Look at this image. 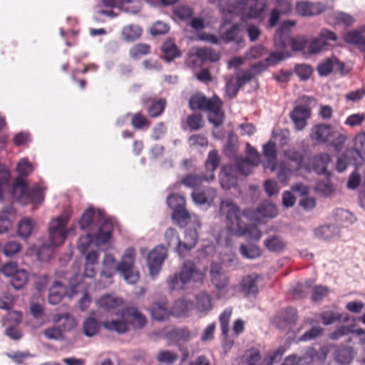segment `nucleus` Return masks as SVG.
Listing matches in <instances>:
<instances>
[{"mask_svg":"<svg viewBox=\"0 0 365 365\" xmlns=\"http://www.w3.org/2000/svg\"><path fill=\"white\" fill-rule=\"evenodd\" d=\"M220 209L225 215L226 229L229 233L239 237L247 236L255 241H258L261 238L262 232L256 225H247L241 220V217L243 216L242 210L232 200H222Z\"/></svg>","mask_w":365,"mask_h":365,"instance_id":"obj_1","label":"nucleus"},{"mask_svg":"<svg viewBox=\"0 0 365 365\" xmlns=\"http://www.w3.org/2000/svg\"><path fill=\"white\" fill-rule=\"evenodd\" d=\"M267 6V0H232L231 3L222 1L220 4V12L223 15L222 26L231 21L227 18V14L239 16L242 21H246L261 17Z\"/></svg>","mask_w":365,"mask_h":365,"instance_id":"obj_2","label":"nucleus"},{"mask_svg":"<svg viewBox=\"0 0 365 365\" xmlns=\"http://www.w3.org/2000/svg\"><path fill=\"white\" fill-rule=\"evenodd\" d=\"M222 101L214 96L207 98L204 96L195 95L190 98L189 106L191 110H204L208 112V120L215 127L221 125L224 120V113L222 111Z\"/></svg>","mask_w":365,"mask_h":365,"instance_id":"obj_3","label":"nucleus"},{"mask_svg":"<svg viewBox=\"0 0 365 365\" xmlns=\"http://www.w3.org/2000/svg\"><path fill=\"white\" fill-rule=\"evenodd\" d=\"M135 257V249L128 247L125 250L120 262L117 264L118 272L124 279L130 284L136 283L139 278L138 273L133 270Z\"/></svg>","mask_w":365,"mask_h":365,"instance_id":"obj_4","label":"nucleus"},{"mask_svg":"<svg viewBox=\"0 0 365 365\" xmlns=\"http://www.w3.org/2000/svg\"><path fill=\"white\" fill-rule=\"evenodd\" d=\"M68 221V215H61L50 222L48 234L51 246L58 247L63 243L67 235L66 226Z\"/></svg>","mask_w":365,"mask_h":365,"instance_id":"obj_5","label":"nucleus"},{"mask_svg":"<svg viewBox=\"0 0 365 365\" xmlns=\"http://www.w3.org/2000/svg\"><path fill=\"white\" fill-rule=\"evenodd\" d=\"M200 224L196 221L192 227H187L185 233V241L179 242V245L176 247L175 251L180 257H183L185 254L193 249L198 240V231Z\"/></svg>","mask_w":365,"mask_h":365,"instance_id":"obj_6","label":"nucleus"},{"mask_svg":"<svg viewBox=\"0 0 365 365\" xmlns=\"http://www.w3.org/2000/svg\"><path fill=\"white\" fill-rule=\"evenodd\" d=\"M242 214L247 219L252 220L254 219H258L260 216L264 218H274L277 214V209L276 206L268 201L262 202L256 210L253 209H245L242 210Z\"/></svg>","mask_w":365,"mask_h":365,"instance_id":"obj_7","label":"nucleus"},{"mask_svg":"<svg viewBox=\"0 0 365 365\" xmlns=\"http://www.w3.org/2000/svg\"><path fill=\"white\" fill-rule=\"evenodd\" d=\"M118 271L115 259L111 254H106L102 261V269L101 271V277L104 278L106 281L101 284V282L96 283V286L98 288H105L113 283V277L115 272Z\"/></svg>","mask_w":365,"mask_h":365,"instance_id":"obj_8","label":"nucleus"},{"mask_svg":"<svg viewBox=\"0 0 365 365\" xmlns=\"http://www.w3.org/2000/svg\"><path fill=\"white\" fill-rule=\"evenodd\" d=\"M167 257V250L163 245L155 247L149 252L147 262L150 274L154 277L161 269L163 262Z\"/></svg>","mask_w":365,"mask_h":365,"instance_id":"obj_9","label":"nucleus"},{"mask_svg":"<svg viewBox=\"0 0 365 365\" xmlns=\"http://www.w3.org/2000/svg\"><path fill=\"white\" fill-rule=\"evenodd\" d=\"M180 273L182 280L187 283L193 282L201 284L205 277V270L197 268L191 260H186L183 262Z\"/></svg>","mask_w":365,"mask_h":365,"instance_id":"obj_10","label":"nucleus"},{"mask_svg":"<svg viewBox=\"0 0 365 365\" xmlns=\"http://www.w3.org/2000/svg\"><path fill=\"white\" fill-rule=\"evenodd\" d=\"M216 197V189L210 186L201 187L191 193L192 201L199 205L211 206Z\"/></svg>","mask_w":365,"mask_h":365,"instance_id":"obj_11","label":"nucleus"},{"mask_svg":"<svg viewBox=\"0 0 365 365\" xmlns=\"http://www.w3.org/2000/svg\"><path fill=\"white\" fill-rule=\"evenodd\" d=\"M98 306L107 312H111L115 315L124 310L123 301L121 298L111 294H105L97 301Z\"/></svg>","mask_w":365,"mask_h":365,"instance_id":"obj_12","label":"nucleus"},{"mask_svg":"<svg viewBox=\"0 0 365 365\" xmlns=\"http://www.w3.org/2000/svg\"><path fill=\"white\" fill-rule=\"evenodd\" d=\"M333 130L329 124L318 123L311 129L309 138L316 144H325L329 141Z\"/></svg>","mask_w":365,"mask_h":365,"instance_id":"obj_13","label":"nucleus"},{"mask_svg":"<svg viewBox=\"0 0 365 365\" xmlns=\"http://www.w3.org/2000/svg\"><path fill=\"white\" fill-rule=\"evenodd\" d=\"M297 130H302L307 125V120L311 116V110L307 106H297L289 114Z\"/></svg>","mask_w":365,"mask_h":365,"instance_id":"obj_14","label":"nucleus"},{"mask_svg":"<svg viewBox=\"0 0 365 365\" xmlns=\"http://www.w3.org/2000/svg\"><path fill=\"white\" fill-rule=\"evenodd\" d=\"M297 320V310L287 307L279 311L273 318V324L279 329L289 328Z\"/></svg>","mask_w":365,"mask_h":365,"instance_id":"obj_15","label":"nucleus"},{"mask_svg":"<svg viewBox=\"0 0 365 365\" xmlns=\"http://www.w3.org/2000/svg\"><path fill=\"white\" fill-rule=\"evenodd\" d=\"M215 175L212 174H189L182 178L180 180L181 183L187 187L193 190L201 187L202 182H211L215 180Z\"/></svg>","mask_w":365,"mask_h":365,"instance_id":"obj_16","label":"nucleus"},{"mask_svg":"<svg viewBox=\"0 0 365 365\" xmlns=\"http://www.w3.org/2000/svg\"><path fill=\"white\" fill-rule=\"evenodd\" d=\"M221 40L224 43H234L237 46H240L244 43L241 25L238 23L232 24L229 29L223 33Z\"/></svg>","mask_w":365,"mask_h":365,"instance_id":"obj_17","label":"nucleus"},{"mask_svg":"<svg viewBox=\"0 0 365 365\" xmlns=\"http://www.w3.org/2000/svg\"><path fill=\"white\" fill-rule=\"evenodd\" d=\"M99 222L101 224L98 232L96 236V242L106 243L111 237L113 224L110 220L106 219L101 212H98Z\"/></svg>","mask_w":365,"mask_h":365,"instance_id":"obj_18","label":"nucleus"},{"mask_svg":"<svg viewBox=\"0 0 365 365\" xmlns=\"http://www.w3.org/2000/svg\"><path fill=\"white\" fill-rule=\"evenodd\" d=\"M210 273L212 282L217 289H222L227 286L229 278L218 264H211Z\"/></svg>","mask_w":365,"mask_h":365,"instance_id":"obj_19","label":"nucleus"},{"mask_svg":"<svg viewBox=\"0 0 365 365\" xmlns=\"http://www.w3.org/2000/svg\"><path fill=\"white\" fill-rule=\"evenodd\" d=\"M123 317H127L128 325L141 329L146 324L145 317L134 307H128L123 310Z\"/></svg>","mask_w":365,"mask_h":365,"instance_id":"obj_20","label":"nucleus"},{"mask_svg":"<svg viewBox=\"0 0 365 365\" xmlns=\"http://www.w3.org/2000/svg\"><path fill=\"white\" fill-rule=\"evenodd\" d=\"M123 310L118 314L119 319L104 321L103 327L108 331H115L120 334L126 333L128 331V322L127 317H123Z\"/></svg>","mask_w":365,"mask_h":365,"instance_id":"obj_21","label":"nucleus"},{"mask_svg":"<svg viewBox=\"0 0 365 365\" xmlns=\"http://www.w3.org/2000/svg\"><path fill=\"white\" fill-rule=\"evenodd\" d=\"M28 185L22 178L17 177L13 184L11 195L19 203L26 204Z\"/></svg>","mask_w":365,"mask_h":365,"instance_id":"obj_22","label":"nucleus"},{"mask_svg":"<svg viewBox=\"0 0 365 365\" xmlns=\"http://www.w3.org/2000/svg\"><path fill=\"white\" fill-rule=\"evenodd\" d=\"M263 155L266 159L265 168L275 171L277 163V150L274 142L269 141L263 145Z\"/></svg>","mask_w":365,"mask_h":365,"instance_id":"obj_23","label":"nucleus"},{"mask_svg":"<svg viewBox=\"0 0 365 365\" xmlns=\"http://www.w3.org/2000/svg\"><path fill=\"white\" fill-rule=\"evenodd\" d=\"M84 277H93L96 274L94 266L98 264L99 252L97 250H91L85 254Z\"/></svg>","mask_w":365,"mask_h":365,"instance_id":"obj_24","label":"nucleus"},{"mask_svg":"<svg viewBox=\"0 0 365 365\" xmlns=\"http://www.w3.org/2000/svg\"><path fill=\"white\" fill-rule=\"evenodd\" d=\"M340 229L336 225H325L314 230V236L320 240H327L339 236Z\"/></svg>","mask_w":365,"mask_h":365,"instance_id":"obj_25","label":"nucleus"},{"mask_svg":"<svg viewBox=\"0 0 365 365\" xmlns=\"http://www.w3.org/2000/svg\"><path fill=\"white\" fill-rule=\"evenodd\" d=\"M259 276L252 274L245 276L241 282V291L246 296H255L258 293L257 281Z\"/></svg>","mask_w":365,"mask_h":365,"instance_id":"obj_26","label":"nucleus"},{"mask_svg":"<svg viewBox=\"0 0 365 365\" xmlns=\"http://www.w3.org/2000/svg\"><path fill=\"white\" fill-rule=\"evenodd\" d=\"M275 170L279 181L282 184L287 185L292 173L297 170L292 167L289 162L282 160L278 165L276 163Z\"/></svg>","mask_w":365,"mask_h":365,"instance_id":"obj_27","label":"nucleus"},{"mask_svg":"<svg viewBox=\"0 0 365 365\" xmlns=\"http://www.w3.org/2000/svg\"><path fill=\"white\" fill-rule=\"evenodd\" d=\"M66 294V287L62 283L55 282L49 289L48 299L50 304H58Z\"/></svg>","mask_w":365,"mask_h":365,"instance_id":"obj_28","label":"nucleus"},{"mask_svg":"<svg viewBox=\"0 0 365 365\" xmlns=\"http://www.w3.org/2000/svg\"><path fill=\"white\" fill-rule=\"evenodd\" d=\"M331 161V156L328 153H319L312 158V169L318 174L327 172L328 164Z\"/></svg>","mask_w":365,"mask_h":365,"instance_id":"obj_29","label":"nucleus"},{"mask_svg":"<svg viewBox=\"0 0 365 365\" xmlns=\"http://www.w3.org/2000/svg\"><path fill=\"white\" fill-rule=\"evenodd\" d=\"M344 38L346 43L359 45L365 48V25L359 30L346 33Z\"/></svg>","mask_w":365,"mask_h":365,"instance_id":"obj_30","label":"nucleus"},{"mask_svg":"<svg viewBox=\"0 0 365 365\" xmlns=\"http://www.w3.org/2000/svg\"><path fill=\"white\" fill-rule=\"evenodd\" d=\"M319 318L324 325H330L340 320L348 322L349 317L348 314H344L334 311H324L320 313Z\"/></svg>","mask_w":365,"mask_h":365,"instance_id":"obj_31","label":"nucleus"},{"mask_svg":"<svg viewBox=\"0 0 365 365\" xmlns=\"http://www.w3.org/2000/svg\"><path fill=\"white\" fill-rule=\"evenodd\" d=\"M195 50V55L202 63L207 61L216 62L220 59L219 53L211 48H196Z\"/></svg>","mask_w":365,"mask_h":365,"instance_id":"obj_32","label":"nucleus"},{"mask_svg":"<svg viewBox=\"0 0 365 365\" xmlns=\"http://www.w3.org/2000/svg\"><path fill=\"white\" fill-rule=\"evenodd\" d=\"M267 250L272 252H281L286 247L285 241L278 235H273L264 241Z\"/></svg>","mask_w":365,"mask_h":365,"instance_id":"obj_33","label":"nucleus"},{"mask_svg":"<svg viewBox=\"0 0 365 365\" xmlns=\"http://www.w3.org/2000/svg\"><path fill=\"white\" fill-rule=\"evenodd\" d=\"M336 63V57L331 56L319 62L317 71L319 76L325 77L330 75L334 71V65Z\"/></svg>","mask_w":365,"mask_h":365,"instance_id":"obj_34","label":"nucleus"},{"mask_svg":"<svg viewBox=\"0 0 365 365\" xmlns=\"http://www.w3.org/2000/svg\"><path fill=\"white\" fill-rule=\"evenodd\" d=\"M193 334L187 328H174L168 334V337L173 339L176 342H186L194 337Z\"/></svg>","mask_w":365,"mask_h":365,"instance_id":"obj_35","label":"nucleus"},{"mask_svg":"<svg viewBox=\"0 0 365 365\" xmlns=\"http://www.w3.org/2000/svg\"><path fill=\"white\" fill-rule=\"evenodd\" d=\"M283 155L286 160L293 163L291 165L292 167L297 170L301 169L304 161L302 153L295 149L289 148L284 151Z\"/></svg>","mask_w":365,"mask_h":365,"instance_id":"obj_36","label":"nucleus"},{"mask_svg":"<svg viewBox=\"0 0 365 365\" xmlns=\"http://www.w3.org/2000/svg\"><path fill=\"white\" fill-rule=\"evenodd\" d=\"M195 308L200 313L207 314L212 308L210 297L205 292H201L196 295Z\"/></svg>","mask_w":365,"mask_h":365,"instance_id":"obj_37","label":"nucleus"},{"mask_svg":"<svg viewBox=\"0 0 365 365\" xmlns=\"http://www.w3.org/2000/svg\"><path fill=\"white\" fill-rule=\"evenodd\" d=\"M141 28L136 24L124 26L121 31L122 37L126 42L134 41L141 36Z\"/></svg>","mask_w":365,"mask_h":365,"instance_id":"obj_38","label":"nucleus"},{"mask_svg":"<svg viewBox=\"0 0 365 365\" xmlns=\"http://www.w3.org/2000/svg\"><path fill=\"white\" fill-rule=\"evenodd\" d=\"M163 58L167 62H171L180 53L176 45L172 41H165L162 46Z\"/></svg>","mask_w":365,"mask_h":365,"instance_id":"obj_39","label":"nucleus"},{"mask_svg":"<svg viewBox=\"0 0 365 365\" xmlns=\"http://www.w3.org/2000/svg\"><path fill=\"white\" fill-rule=\"evenodd\" d=\"M152 317L157 321H163L168 317L170 312L165 303L156 302L150 307Z\"/></svg>","mask_w":365,"mask_h":365,"instance_id":"obj_40","label":"nucleus"},{"mask_svg":"<svg viewBox=\"0 0 365 365\" xmlns=\"http://www.w3.org/2000/svg\"><path fill=\"white\" fill-rule=\"evenodd\" d=\"M347 140V135L345 131L339 132L333 130L330 140L328 143L336 152H340Z\"/></svg>","mask_w":365,"mask_h":365,"instance_id":"obj_41","label":"nucleus"},{"mask_svg":"<svg viewBox=\"0 0 365 365\" xmlns=\"http://www.w3.org/2000/svg\"><path fill=\"white\" fill-rule=\"evenodd\" d=\"M27 203L37 204L43 200L44 193L43 189L38 185H34L31 188L28 187L27 191Z\"/></svg>","mask_w":365,"mask_h":365,"instance_id":"obj_42","label":"nucleus"},{"mask_svg":"<svg viewBox=\"0 0 365 365\" xmlns=\"http://www.w3.org/2000/svg\"><path fill=\"white\" fill-rule=\"evenodd\" d=\"M220 160V158L216 150L210 151L205 163L206 170L205 174L215 175V171L219 165Z\"/></svg>","mask_w":365,"mask_h":365,"instance_id":"obj_43","label":"nucleus"},{"mask_svg":"<svg viewBox=\"0 0 365 365\" xmlns=\"http://www.w3.org/2000/svg\"><path fill=\"white\" fill-rule=\"evenodd\" d=\"M353 359V349L351 347L343 346L339 348L335 352L336 361L341 364L345 365L349 364Z\"/></svg>","mask_w":365,"mask_h":365,"instance_id":"obj_44","label":"nucleus"},{"mask_svg":"<svg viewBox=\"0 0 365 365\" xmlns=\"http://www.w3.org/2000/svg\"><path fill=\"white\" fill-rule=\"evenodd\" d=\"M99 329V323L95 318L90 317L85 319L83 324V331L86 336H93L98 333Z\"/></svg>","mask_w":365,"mask_h":365,"instance_id":"obj_45","label":"nucleus"},{"mask_svg":"<svg viewBox=\"0 0 365 365\" xmlns=\"http://www.w3.org/2000/svg\"><path fill=\"white\" fill-rule=\"evenodd\" d=\"M190 303L185 299L176 300L172 307L171 314L177 317H184L190 309Z\"/></svg>","mask_w":365,"mask_h":365,"instance_id":"obj_46","label":"nucleus"},{"mask_svg":"<svg viewBox=\"0 0 365 365\" xmlns=\"http://www.w3.org/2000/svg\"><path fill=\"white\" fill-rule=\"evenodd\" d=\"M328 43L319 36L314 38L311 41H308L307 51L312 54L318 53L322 51L328 49Z\"/></svg>","mask_w":365,"mask_h":365,"instance_id":"obj_47","label":"nucleus"},{"mask_svg":"<svg viewBox=\"0 0 365 365\" xmlns=\"http://www.w3.org/2000/svg\"><path fill=\"white\" fill-rule=\"evenodd\" d=\"M240 252L244 257L251 259H256L261 255L259 247L253 244L241 245Z\"/></svg>","mask_w":365,"mask_h":365,"instance_id":"obj_48","label":"nucleus"},{"mask_svg":"<svg viewBox=\"0 0 365 365\" xmlns=\"http://www.w3.org/2000/svg\"><path fill=\"white\" fill-rule=\"evenodd\" d=\"M34 221L29 218L22 219L18 225V233L23 238L29 237L34 227Z\"/></svg>","mask_w":365,"mask_h":365,"instance_id":"obj_49","label":"nucleus"},{"mask_svg":"<svg viewBox=\"0 0 365 365\" xmlns=\"http://www.w3.org/2000/svg\"><path fill=\"white\" fill-rule=\"evenodd\" d=\"M257 165L259 164L254 163V161L248 158H239L236 163L238 171L244 175H250L252 172L253 168Z\"/></svg>","mask_w":365,"mask_h":365,"instance_id":"obj_50","label":"nucleus"},{"mask_svg":"<svg viewBox=\"0 0 365 365\" xmlns=\"http://www.w3.org/2000/svg\"><path fill=\"white\" fill-rule=\"evenodd\" d=\"M28 281V273L24 269H20L10 278V283L15 289H21Z\"/></svg>","mask_w":365,"mask_h":365,"instance_id":"obj_51","label":"nucleus"},{"mask_svg":"<svg viewBox=\"0 0 365 365\" xmlns=\"http://www.w3.org/2000/svg\"><path fill=\"white\" fill-rule=\"evenodd\" d=\"M166 104V101L163 98L153 101L150 106L148 108L149 115L152 118L160 116L165 110Z\"/></svg>","mask_w":365,"mask_h":365,"instance_id":"obj_52","label":"nucleus"},{"mask_svg":"<svg viewBox=\"0 0 365 365\" xmlns=\"http://www.w3.org/2000/svg\"><path fill=\"white\" fill-rule=\"evenodd\" d=\"M295 9L297 13L302 16H311L315 14L314 4L309 1L297 2Z\"/></svg>","mask_w":365,"mask_h":365,"instance_id":"obj_53","label":"nucleus"},{"mask_svg":"<svg viewBox=\"0 0 365 365\" xmlns=\"http://www.w3.org/2000/svg\"><path fill=\"white\" fill-rule=\"evenodd\" d=\"M173 218L178 225L182 226L187 223L190 219V215L188 211L185 208V206H182L173 210Z\"/></svg>","mask_w":365,"mask_h":365,"instance_id":"obj_54","label":"nucleus"},{"mask_svg":"<svg viewBox=\"0 0 365 365\" xmlns=\"http://www.w3.org/2000/svg\"><path fill=\"white\" fill-rule=\"evenodd\" d=\"M220 182L221 187L227 190L237 185V179L235 175L225 171L220 175Z\"/></svg>","mask_w":365,"mask_h":365,"instance_id":"obj_55","label":"nucleus"},{"mask_svg":"<svg viewBox=\"0 0 365 365\" xmlns=\"http://www.w3.org/2000/svg\"><path fill=\"white\" fill-rule=\"evenodd\" d=\"M150 47L145 43H138L133 46L129 51L130 56L133 59H139L142 56L150 53Z\"/></svg>","mask_w":365,"mask_h":365,"instance_id":"obj_56","label":"nucleus"},{"mask_svg":"<svg viewBox=\"0 0 365 365\" xmlns=\"http://www.w3.org/2000/svg\"><path fill=\"white\" fill-rule=\"evenodd\" d=\"M294 72L301 81H307L313 73V68L308 64H297L294 66Z\"/></svg>","mask_w":365,"mask_h":365,"instance_id":"obj_57","label":"nucleus"},{"mask_svg":"<svg viewBox=\"0 0 365 365\" xmlns=\"http://www.w3.org/2000/svg\"><path fill=\"white\" fill-rule=\"evenodd\" d=\"M157 361L162 364H173L178 359L176 353L169 350H163L158 352Z\"/></svg>","mask_w":365,"mask_h":365,"instance_id":"obj_58","label":"nucleus"},{"mask_svg":"<svg viewBox=\"0 0 365 365\" xmlns=\"http://www.w3.org/2000/svg\"><path fill=\"white\" fill-rule=\"evenodd\" d=\"M232 312L231 307L226 308L220 314L219 320L221 327L222 334L227 336L229 331V322Z\"/></svg>","mask_w":365,"mask_h":365,"instance_id":"obj_59","label":"nucleus"},{"mask_svg":"<svg viewBox=\"0 0 365 365\" xmlns=\"http://www.w3.org/2000/svg\"><path fill=\"white\" fill-rule=\"evenodd\" d=\"M94 236L91 234H87L84 236H81L78 238L77 243V248L81 254H85L88 252V250L93 244Z\"/></svg>","mask_w":365,"mask_h":365,"instance_id":"obj_60","label":"nucleus"},{"mask_svg":"<svg viewBox=\"0 0 365 365\" xmlns=\"http://www.w3.org/2000/svg\"><path fill=\"white\" fill-rule=\"evenodd\" d=\"M335 215L339 222L346 225H351L356 220L353 214L344 209H337Z\"/></svg>","mask_w":365,"mask_h":365,"instance_id":"obj_61","label":"nucleus"},{"mask_svg":"<svg viewBox=\"0 0 365 365\" xmlns=\"http://www.w3.org/2000/svg\"><path fill=\"white\" fill-rule=\"evenodd\" d=\"M167 204L173 210L185 205V199L178 194H170L167 197Z\"/></svg>","mask_w":365,"mask_h":365,"instance_id":"obj_62","label":"nucleus"},{"mask_svg":"<svg viewBox=\"0 0 365 365\" xmlns=\"http://www.w3.org/2000/svg\"><path fill=\"white\" fill-rule=\"evenodd\" d=\"M182 277H181V274L179 272L174 274L173 276H171L168 280V283L169 285V287L172 290H180L184 288V286L187 284L186 282H184L182 280Z\"/></svg>","mask_w":365,"mask_h":365,"instance_id":"obj_63","label":"nucleus"},{"mask_svg":"<svg viewBox=\"0 0 365 365\" xmlns=\"http://www.w3.org/2000/svg\"><path fill=\"white\" fill-rule=\"evenodd\" d=\"M131 125L135 129L140 130L144 128H148L150 123L148 119L140 113H137L133 115L131 119Z\"/></svg>","mask_w":365,"mask_h":365,"instance_id":"obj_64","label":"nucleus"}]
</instances>
